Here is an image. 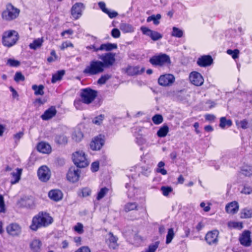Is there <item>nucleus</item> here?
<instances>
[{"label": "nucleus", "instance_id": "nucleus-40", "mask_svg": "<svg viewBox=\"0 0 252 252\" xmlns=\"http://www.w3.org/2000/svg\"><path fill=\"white\" fill-rule=\"evenodd\" d=\"M232 124V121L230 120H226L225 117H221L220 119V126L222 128H224L225 126L229 127Z\"/></svg>", "mask_w": 252, "mask_h": 252}, {"label": "nucleus", "instance_id": "nucleus-25", "mask_svg": "<svg viewBox=\"0 0 252 252\" xmlns=\"http://www.w3.org/2000/svg\"><path fill=\"white\" fill-rule=\"evenodd\" d=\"M144 68H140L138 66H129L126 69V73L129 75L140 74L144 71Z\"/></svg>", "mask_w": 252, "mask_h": 252}, {"label": "nucleus", "instance_id": "nucleus-27", "mask_svg": "<svg viewBox=\"0 0 252 252\" xmlns=\"http://www.w3.org/2000/svg\"><path fill=\"white\" fill-rule=\"evenodd\" d=\"M120 29L124 33H131L134 32L135 30L131 25L125 23L120 24Z\"/></svg>", "mask_w": 252, "mask_h": 252}, {"label": "nucleus", "instance_id": "nucleus-62", "mask_svg": "<svg viewBox=\"0 0 252 252\" xmlns=\"http://www.w3.org/2000/svg\"><path fill=\"white\" fill-rule=\"evenodd\" d=\"M230 226H232L234 228H242V223L239 222H231L229 223Z\"/></svg>", "mask_w": 252, "mask_h": 252}, {"label": "nucleus", "instance_id": "nucleus-1", "mask_svg": "<svg viewBox=\"0 0 252 252\" xmlns=\"http://www.w3.org/2000/svg\"><path fill=\"white\" fill-rule=\"evenodd\" d=\"M53 222V218L48 213L39 212L34 216L32 220L30 228L33 231H36L41 227H45Z\"/></svg>", "mask_w": 252, "mask_h": 252}, {"label": "nucleus", "instance_id": "nucleus-64", "mask_svg": "<svg viewBox=\"0 0 252 252\" xmlns=\"http://www.w3.org/2000/svg\"><path fill=\"white\" fill-rule=\"evenodd\" d=\"M75 252H91V250L88 247L83 246L78 249Z\"/></svg>", "mask_w": 252, "mask_h": 252}, {"label": "nucleus", "instance_id": "nucleus-8", "mask_svg": "<svg viewBox=\"0 0 252 252\" xmlns=\"http://www.w3.org/2000/svg\"><path fill=\"white\" fill-rule=\"evenodd\" d=\"M116 54L112 52L98 55V59H100L104 68L108 67L113 65L115 61Z\"/></svg>", "mask_w": 252, "mask_h": 252}, {"label": "nucleus", "instance_id": "nucleus-4", "mask_svg": "<svg viewBox=\"0 0 252 252\" xmlns=\"http://www.w3.org/2000/svg\"><path fill=\"white\" fill-rule=\"evenodd\" d=\"M19 35L14 30H9L3 32L2 42L4 46L10 47L14 45L18 41Z\"/></svg>", "mask_w": 252, "mask_h": 252}, {"label": "nucleus", "instance_id": "nucleus-59", "mask_svg": "<svg viewBox=\"0 0 252 252\" xmlns=\"http://www.w3.org/2000/svg\"><path fill=\"white\" fill-rule=\"evenodd\" d=\"M241 192L246 194H250L252 193V188L250 186H245Z\"/></svg>", "mask_w": 252, "mask_h": 252}, {"label": "nucleus", "instance_id": "nucleus-11", "mask_svg": "<svg viewBox=\"0 0 252 252\" xmlns=\"http://www.w3.org/2000/svg\"><path fill=\"white\" fill-rule=\"evenodd\" d=\"M37 175L41 181L47 182L51 176L50 171L47 166L43 165L38 169Z\"/></svg>", "mask_w": 252, "mask_h": 252}, {"label": "nucleus", "instance_id": "nucleus-31", "mask_svg": "<svg viewBox=\"0 0 252 252\" xmlns=\"http://www.w3.org/2000/svg\"><path fill=\"white\" fill-rule=\"evenodd\" d=\"M83 138V134L79 129H76L72 134V139L75 142H79Z\"/></svg>", "mask_w": 252, "mask_h": 252}, {"label": "nucleus", "instance_id": "nucleus-51", "mask_svg": "<svg viewBox=\"0 0 252 252\" xmlns=\"http://www.w3.org/2000/svg\"><path fill=\"white\" fill-rule=\"evenodd\" d=\"M236 123L238 127H240L243 129H246L248 127V122L246 120H243L240 122H236Z\"/></svg>", "mask_w": 252, "mask_h": 252}, {"label": "nucleus", "instance_id": "nucleus-23", "mask_svg": "<svg viewBox=\"0 0 252 252\" xmlns=\"http://www.w3.org/2000/svg\"><path fill=\"white\" fill-rule=\"evenodd\" d=\"M37 150L43 154H49L51 151L50 145L44 142H41L38 143L37 146Z\"/></svg>", "mask_w": 252, "mask_h": 252}, {"label": "nucleus", "instance_id": "nucleus-12", "mask_svg": "<svg viewBox=\"0 0 252 252\" xmlns=\"http://www.w3.org/2000/svg\"><path fill=\"white\" fill-rule=\"evenodd\" d=\"M140 29L144 34L150 37L154 41L159 40L162 37V34L160 33L152 31L147 27L143 26L141 27Z\"/></svg>", "mask_w": 252, "mask_h": 252}, {"label": "nucleus", "instance_id": "nucleus-55", "mask_svg": "<svg viewBox=\"0 0 252 252\" xmlns=\"http://www.w3.org/2000/svg\"><path fill=\"white\" fill-rule=\"evenodd\" d=\"M25 80L24 76L20 72L16 73L14 76V80L18 82L20 81H24Z\"/></svg>", "mask_w": 252, "mask_h": 252}, {"label": "nucleus", "instance_id": "nucleus-46", "mask_svg": "<svg viewBox=\"0 0 252 252\" xmlns=\"http://www.w3.org/2000/svg\"><path fill=\"white\" fill-rule=\"evenodd\" d=\"M152 121L156 125H159L162 123L163 117L160 114H156L152 117Z\"/></svg>", "mask_w": 252, "mask_h": 252}, {"label": "nucleus", "instance_id": "nucleus-45", "mask_svg": "<svg viewBox=\"0 0 252 252\" xmlns=\"http://www.w3.org/2000/svg\"><path fill=\"white\" fill-rule=\"evenodd\" d=\"M160 190L164 196H167L173 191V189L169 186H162Z\"/></svg>", "mask_w": 252, "mask_h": 252}, {"label": "nucleus", "instance_id": "nucleus-18", "mask_svg": "<svg viewBox=\"0 0 252 252\" xmlns=\"http://www.w3.org/2000/svg\"><path fill=\"white\" fill-rule=\"evenodd\" d=\"M62 192L58 189H52L48 192L49 197L55 201H59L63 198Z\"/></svg>", "mask_w": 252, "mask_h": 252}, {"label": "nucleus", "instance_id": "nucleus-47", "mask_svg": "<svg viewBox=\"0 0 252 252\" xmlns=\"http://www.w3.org/2000/svg\"><path fill=\"white\" fill-rule=\"evenodd\" d=\"M108 189L107 188H102L100 191L97 193V196L96 197L97 200H99L102 199L108 192Z\"/></svg>", "mask_w": 252, "mask_h": 252}, {"label": "nucleus", "instance_id": "nucleus-61", "mask_svg": "<svg viewBox=\"0 0 252 252\" xmlns=\"http://www.w3.org/2000/svg\"><path fill=\"white\" fill-rule=\"evenodd\" d=\"M121 33L118 29H113L111 31V35L114 38H118L120 36Z\"/></svg>", "mask_w": 252, "mask_h": 252}, {"label": "nucleus", "instance_id": "nucleus-29", "mask_svg": "<svg viewBox=\"0 0 252 252\" xmlns=\"http://www.w3.org/2000/svg\"><path fill=\"white\" fill-rule=\"evenodd\" d=\"M117 48V45L115 43H107L102 44L99 47V51H110Z\"/></svg>", "mask_w": 252, "mask_h": 252}, {"label": "nucleus", "instance_id": "nucleus-60", "mask_svg": "<svg viewBox=\"0 0 252 252\" xmlns=\"http://www.w3.org/2000/svg\"><path fill=\"white\" fill-rule=\"evenodd\" d=\"M99 164L98 161H94L91 165V170L93 172H96L98 170Z\"/></svg>", "mask_w": 252, "mask_h": 252}, {"label": "nucleus", "instance_id": "nucleus-37", "mask_svg": "<svg viewBox=\"0 0 252 252\" xmlns=\"http://www.w3.org/2000/svg\"><path fill=\"white\" fill-rule=\"evenodd\" d=\"M44 86L42 85L37 86L36 85H33L32 86V89L34 91V94L35 95H42L44 94Z\"/></svg>", "mask_w": 252, "mask_h": 252}, {"label": "nucleus", "instance_id": "nucleus-36", "mask_svg": "<svg viewBox=\"0 0 252 252\" xmlns=\"http://www.w3.org/2000/svg\"><path fill=\"white\" fill-rule=\"evenodd\" d=\"M56 143L58 144H65L67 143V138L63 134L57 135L55 138Z\"/></svg>", "mask_w": 252, "mask_h": 252}, {"label": "nucleus", "instance_id": "nucleus-5", "mask_svg": "<svg viewBox=\"0 0 252 252\" xmlns=\"http://www.w3.org/2000/svg\"><path fill=\"white\" fill-rule=\"evenodd\" d=\"M150 63L154 66H162L171 63L170 57L165 54H159L150 58Z\"/></svg>", "mask_w": 252, "mask_h": 252}, {"label": "nucleus", "instance_id": "nucleus-52", "mask_svg": "<svg viewBox=\"0 0 252 252\" xmlns=\"http://www.w3.org/2000/svg\"><path fill=\"white\" fill-rule=\"evenodd\" d=\"M103 119H104V115H100L95 117L94 119V120H93V122L94 124L99 125L102 123Z\"/></svg>", "mask_w": 252, "mask_h": 252}, {"label": "nucleus", "instance_id": "nucleus-7", "mask_svg": "<svg viewBox=\"0 0 252 252\" xmlns=\"http://www.w3.org/2000/svg\"><path fill=\"white\" fill-rule=\"evenodd\" d=\"M97 96V92L90 88L82 90L80 96L84 103H92Z\"/></svg>", "mask_w": 252, "mask_h": 252}, {"label": "nucleus", "instance_id": "nucleus-13", "mask_svg": "<svg viewBox=\"0 0 252 252\" xmlns=\"http://www.w3.org/2000/svg\"><path fill=\"white\" fill-rule=\"evenodd\" d=\"M80 177V170L75 167L69 169L66 175L67 179L70 182L75 183L78 181Z\"/></svg>", "mask_w": 252, "mask_h": 252}, {"label": "nucleus", "instance_id": "nucleus-39", "mask_svg": "<svg viewBox=\"0 0 252 252\" xmlns=\"http://www.w3.org/2000/svg\"><path fill=\"white\" fill-rule=\"evenodd\" d=\"M161 15L159 14H158L156 15H152L151 16L148 17L147 19V22H150L153 21L155 25H158L159 23V21H158V20H159L161 18Z\"/></svg>", "mask_w": 252, "mask_h": 252}, {"label": "nucleus", "instance_id": "nucleus-48", "mask_svg": "<svg viewBox=\"0 0 252 252\" xmlns=\"http://www.w3.org/2000/svg\"><path fill=\"white\" fill-rule=\"evenodd\" d=\"M83 225L80 222H78L73 227V230L78 234H82L84 232Z\"/></svg>", "mask_w": 252, "mask_h": 252}, {"label": "nucleus", "instance_id": "nucleus-9", "mask_svg": "<svg viewBox=\"0 0 252 252\" xmlns=\"http://www.w3.org/2000/svg\"><path fill=\"white\" fill-rule=\"evenodd\" d=\"M85 9V6L81 2H76L72 6L71 9V14L75 19H78L82 15V12Z\"/></svg>", "mask_w": 252, "mask_h": 252}, {"label": "nucleus", "instance_id": "nucleus-17", "mask_svg": "<svg viewBox=\"0 0 252 252\" xmlns=\"http://www.w3.org/2000/svg\"><path fill=\"white\" fill-rule=\"evenodd\" d=\"M104 141L101 135L97 136L91 142L90 144L91 148L93 150H99L103 145Z\"/></svg>", "mask_w": 252, "mask_h": 252}, {"label": "nucleus", "instance_id": "nucleus-32", "mask_svg": "<svg viewBox=\"0 0 252 252\" xmlns=\"http://www.w3.org/2000/svg\"><path fill=\"white\" fill-rule=\"evenodd\" d=\"M108 241H109V247L115 249L118 246L117 241L118 238L114 236L113 233L110 232L108 234Z\"/></svg>", "mask_w": 252, "mask_h": 252}, {"label": "nucleus", "instance_id": "nucleus-35", "mask_svg": "<svg viewBox=\"0 0 252 252\" xmlns=\"http://www.w3.org/2000/svg\"><path fill=\"white\" fill-rule=\"evenodd\" d=\"M126 188L128 189L127 195L129 197H133L137 192V189L134 186H131V184H126Z\"/></svg>", "mask_w": 252, "mask_h": 252}, {"label": "nucleus", "instance_id": "nucleus-16", "mask_svg": "<svg viewBox=\"0 0 252 252\" xmlns=\"http://www.w3.org/2000/svg\"><path fill=\"white\" fill-rule=\"evenodd\" d=\"M219 234V231L216 230L208 232L205 236V240L207 243L209 245L216 244L218 241Z\"/></svg>", "mask_w": 252, "mask_h": 252}, {"label": "nucleus", "instance_id": "nucleus-58", "mask_svg": "<svg viewBox=\"0 0 252 252\" xmlns=\"http://www.w3.org/2000/svg\"><path fill=\"white\" fill-rule=\"evenodd\" d=\"M83 103L82 99L81 100H76L74 101V105L77 110H82L83 108Z\"/></svg>", "mask_w": 252, "mask_h": 252}, {"label": "nucleus", "instance_id": "nucleus-26", "mask_svg": "<svg viewBox=\"0 0 252 252\" xmlns=\"http://www.w3.org/2000/svg\"><path fill=\"white\" fill-rule=\"evenodd\" d=\"M22 172V169L17 168L15 171H14L11 173V175L13 178V179H12L11 181V184H15L19 181L21 178Z\"/></svg>", "mask_w": 252, "mask_h": 252}, {"label": "nucleus", "instance_id": "nucleus-50", "mask_svg": "<svg viewBox=\"0 0 252 252\" xmlns=\"http://www.w3.org/2000/svg\"><path fill=\"white\" fill-rule=\"evenodd\" d=\"M226 53L228 55H231L233 59H236L238 58L239 51L238 49H235L234 50L228 49L227 50Z\"/></svg>", "mask_w": 252, "mask_h": 252}, {"label": "nucleus", "instance_id": "nucleus-41", "mask_svg": "<svg viewBox=\"0 0 252 252\" xmlns=\"http://www.w3.org/2000/svg\"><path fill=\"white\" fill-rule=\"evenodd\" d=\"M159 242L157 241L155 243L149 246L148 248L142 252H155L159 246Z\"/></svg>", "mask_w": 252, "mask_h": 252}, {"label": "nucleus", "instance_id": "nucleus-42", "mask_svg": "<svg viewBox=\"0 0 252 252\" xmlns=\"http://www.w3.org/2000/svg\"><path fill=\"white\" fill-rule=\"evenodd\" d=\"M171 35L173 36L180 38L183 36V31L178 28L174 27Z\"/></svg>", "mask_w": 252, "mask_h": 252}, {"label": "nucleus", "instance_id": "nucleus-10", "mask_svg": "<svg viewBox=\"0 0 252 252\" xmlns=\"http://www.w3.org/2000/svg\"><path fill=\"white\" fill-rule=\"evenodd\" d=\"M174 81L175 77L171 74L160 75L158 80L159 85L164 87L171 85Z\"/></svg>", "mask_w": 252, "mask_h": 252}, {"label": "nucleus", "instance_id": "nucleus-44", "mask_svg": "<svg viewBox=\"0 0 252 252\" xmlns=\"http://www.w3.org/2000/svg\"><path fill=\"white\" fill-rule=\"evenodd\" d=\"M165 165L163 161H160L158 164V168L156 169V171L158 173H161L163 175H165L167 174V171L164 168H162Z\"/></svg>", "mask_w": 252, "mask_h": 252}, {"label": "nucleus", "instance_id": "nucleus-24", "mask_svg": "<svg viewBox=\"0 0 252 252\" xmlns=\"http://www.w3.org/2000/svg\"><path fill=\"white\" fill-rule=\"evenodd\" d=\"M98 5L101 10L105 13L107 14L110 18L116 17L118 15V13L114 11H110L108 9L106 8L105 3L104 2L100 1L98 2Z\"/></svg>", "mask_w": 252, "mask_h": 252}, {"label": "nucleus", "instance_id": "nucleus-63", "mask_svg": "<svg viewBox=\"0 0 252 252\" xmlns=\"http://www.w3.org/2000/svg\"><path fill=\"white\" fill-rule=\"evenodd\" d=\"M136 139V143L140 145L144 144L146 142L145 139L141 135L137 136Z\"/></svg>", "mask_w": 252, "mask_h": 252}, {"label": "nucleus", "instance_id": "nucleus-54", "mask_svg": "<svg viewBox=\"0 0 252 252\" xmlns=\"http://www.w3.org/2000/svg\"><path fill=\"white\" fill-rule=\"evenodd\" d=\"M68 47H73V44L70 42V41H65L63 42L60 46V49L62 50H63L64 49L68 48Z\"/></svg>", "mask_w": 252, "mask_h": 252}, {"label": "nucleus", "instance_id": "nucleus-19", "mask_svg": "<svg viewBox=\"0 0 252 252\" xmlns=\"http://www.w3.org/2000/svg\"><path fill=\"white\" fill-rule=\"evenodd\" d=\"M213 63V59L211 56L205 55L199 58L197 61V64L200 66H207L211 65Z\"/></svg>", "mask_w": 252, "mask_h": 252}, {"label": "nucleus", "instance_id": "nucleus-53", "mask_svg": "<svg viewBox=\"0 0 252 252\" xmlns=\"http://www.w3.org/2000/svg\"><path fill=\"white\" fill-rule=\"evenodd\" d=\"M91 190L88 188H83L81 191L80 193H79V195H81V193L83 197H86L91 194Z\"/></svg>", "mask_w": 252, "mask_h": 252}, {"label": "nucleus", "instance_id": "nucleus-43", "mask_svg": "<svg viewBox=\"0 0 252 252\" xmlns=\"http://www.w3.org/2000/svg\"><path fill=\"white\" fill-rule=\"evenodd\" d=\"M174 235L175 234L173 229L172 228L169 229L166 238V243L167 244H168L171 242L173 238L174 237Z\"/></svg>", "mask_w": 252, "mask_h": 252}, {"label": "nucleus", "instance_id": "nucleus-28", "mask_svg": "<svg viewBox=\"0 0 252 252\" xmlns=\"http://www.w3.org/2000/svg\"><path fill=\"white\" fill-rule=\"evenodd\" d=\"M44 39L43 37L36 38L32 43L30 44L29 47L31 49L36 50L42 45Z\"/></svg>", "mask_w": 252, "mask_h": 252}, {"label": "nucleus", "instance_id": "nucleus-3", "mask_svg": "<svg viewBox=\"0 0 252 252\" xmlns=\"http://www.w3.org/2000/svg\"><path fill=\"white\" fill-rule=\"evenodd\" d=\"M20 12L19 9L14 7L11 3H8L1 13V18L4 21H11L18 17Z\"/></svg>", "mask_w": 252, "mask_h": 252}, {"label": "nucleus", "instance_id": "nucleus-22", "mask_svg": "<svg viewBox=\"0 0 252 252\" xmlns=\"http://www.w3.org/2000/svg\"><path fill=\"white\" fill-rule=\"evenodd\" d=\"M239 210V205L237 202L233 201L227 204L225 206V210L227 213L234 214Z\"/></svg>", "mask_w": 252, "mask_h": 252}, {"label": "nucleus", "instance_id": "nucleus-57", "mask_svg": "<svg viewBox=\"0 0 252 252\" xmlns=\"http://www.w3.org/2000/svg\"><path fill=\"white\" fill-rule=\"evenodd\" d=\"M110 76L109 75H104L101 76L98 80L97 83L99 84H104L106 81L110 78Z\"/></svg>", "mask_w": 252, "mask_h": 252}, {"label": "nucleus", "instance_id": "nucleus-14", "mask_svg": "<svg viewBox=\"0 0 252 252\" xmlns=\"http://www.w3.org/2000/svg\"><path fill=\"white\" fill-rule=\"evenodd\" d=\"M190 82L195 86H201L204 82V79L200 73L197 72H192L189 75Z\"/></svg>", "mask_w": 252, "mask_h": 252}, {"label": "nucleus", "instance_id": "nucleus-30", "mask_svg": "<svg viewBox=\"0 0 252 252\" xmlns=\"http://www.w3.org/2000/svg\"><path fill=\"white\" fill-rule=\"evenodd\" d=\"M42 243L41 241L35 239L32 240L30 244V247L33 252H39Z\"/></svg>", "mask_w": 252, "mask_h": 252}, {"label": "nucleus", "instance_id": "nucleus-38", "mask_svg": "<svg viewBox=\"0 0 252 252\" xmlns=\"http://www.w3.org/2000/svg\"><path fill=\"white\" fill-rule=\"evenodd\" d=\"M240 217L242 219H248L252 217V209L245 208L240 213Z\"/></svg>", "mask_w": 252, "mask_h": 252}, {"label": "nucleus", "instance_id": "nucleus-33", "mask_svg": "<svg viewBox=\"0 0 252 252\" xmlns=\"http://www.w3.org/2000/svg\"><path fill=\"white\" fill-rule=\"evenodd\" d=\"M65 74V71L63 70L58 71L56 73L53 74L51 82L52 83H55L58 81H60L63 76Z\"/></svg>", "mask_w": 252, "mask_h": 252}, {"label": "nucleus", "instance_id": "nucleus-56", "mask_svg": "<svg viewBox=\"0 0 252 252\" xmlns=\"http://www.w3.org/2000/svg\"><path fill=\"white\" fill-rule=\"evenodd\" d=\"M7 64L11 66L16 67L20 65V62L17 60L10 59L8 60Z\"/></svg>", "mask_w": 252, "mask_h": 252}, {"label": "nucleus", "instance_id": "nucleus-15", "mask_svg": "<svg viewBox=\"0 0 252 252\" xmlns=\"http://www.w3.org/2000/svg\"><path fill=\"white\" fill-rule=\"evenodd\" d=\"M6 230L7 233L12 236H18L21 232V227L16 223L9 224L6 227Z\"/></svg>", "mask_w": 252, "mask_h": 252}, {"label": "nucleus", "instance_id": "nucleus-2", "mask_svg": "<svg viewBox=\"0 0 252 252\" xmlns=\"http://www.w3.org/2000/svg\"><path fill=\"white\" fill-rule=\"evenodd\" d=\"M104 68L101 61L94 60L85 67L83 73L88 75H94L103 72Z\"/></svg>", "mask_w": 252, "mask_h": 252}, {"label": "nucleus", "instance_id": "nucleus-34", "mask_svg": "<svg viewBox=\"0 0 252 252\" xmlns=\"http://www.w3.org/2000/svg\"><path fill=\"white\" fill-rule=\"evenodd\" d=\"M169 131V127L167 125H163L157 131V135L159 137H164Z\"/></svg>", "mask_w": 252, "mask_h": 252}, {"label": "nucleus", "instance_id": "nucleus-49", "mask_svg": "<svg viewBox=\"0 0 252 252\" xmlns=\"http://www.w3.org/2000/svg\"><path fill=\"white\" fill-rule=\"evenodd\" d=\"M137 205L135 203H128L125 205V210L126 212H129L136 209Z\"/></svg>", "mask_w": 252, "mask_h": 252}, {"label": "nucleus", "instance_id": "nucleus-21", "mask_svg": "<svg viewBox=\"0 0 252 252\" xmlns=\"http://www.w3.org/2000/svg\"><path fill=\"white\" fill-rule=\"evenodd\" d=\"M251 233L249 231L244 232L240 238V241L242 245L245 246H249L251 244Z\"/></svg>", "mask_w": 252, "mask_h": 252}, {"label": "nucleus", "instance_id": "nucleus-20", "mask_svg": "<svg viewBox=\"0 0 252 252\" xmlns=\"http://www.w3.org/2000/svg\"><path fill=\"white\" fill-rule=\"evenodd\" d=\"M57 113V110L55 107L52 106L46 110L41 116L43 120H48L54 117Z\"/></svg>", "mask_w": 252, "mask_h": 252}, {"label": "nucleus", "instance_id": "nucleus-6", "mask_svg": "<svg viewBox=\"0 0 252 252\" xmlns=\"http://www.w3.org/2000/svg\"><path fill=\"white\" fill-rule=\"evenodd\" d=\"M72 159L74 164L78 167L84 168L89 164L85 153L82 151H76L73 153L72 155Z\"/></svg>", "mask_w": 252, "mask_h": 252}]
</instances>
